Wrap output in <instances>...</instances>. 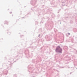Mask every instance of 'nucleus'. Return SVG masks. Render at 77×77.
Wrapping results in <instances>:
<instances>
[{"mask_svg": "<svg viewBox=\"0 0 77 77\" xmlns=\"http://www.w3.org/2000/svg\"><path fill=\"white\" fill-rule=\"evenodd\" d=\"M56 51L57 52H60L62 51V49L59 46H58L57 48Z\"/></svg>", "mask_w": 77, "mask_h": 77, "instance_id": "nucleus-1", "label": "nucleus"}]
</instances>
